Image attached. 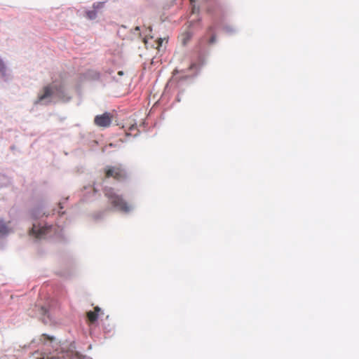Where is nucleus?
I'll return each instance as SVG.
<instances>
[{"label":"nucleus","mask_w":359,"mask_h":359,"mask_svg":"<svg viewBox=\"0 0 359 359\" xmlns=\"http://www.w3.org/2000/svg\"><path fill=\"white\" fill-rule=\"evenodd\" d=\"M104 192L114 208L123 212H128L132 209L131 205L121 196L116 194L112 188H107Z\"/></svg>","instance_id":"f257e3e1"},{"label":"nucleus","mask_w":359,"mask_h":359,"mask_svg":"<svg viewBox=\"0 0 359 359\" xmlns=\"http://www.w3.org/2000/svg\"><path fill=\"white\" fill-rule=\"evenodd\" d=\"M62 86L57 87L55 85H48L43 88L41 92L39 93L37 100L35 104L41 103L46 100L50 102V99L55 93H61Z\"/></svg>","instance_id":"f03ea898"},{"label":"nucleus","mask_w":359,"mask_h":359,"mask_svg":"<svg viewBox=\"0 0 359 359\" xmlns=\"http://www.w3.org/2000/svg\"><path fill=\"white\" fill-rule=\"evenodd\" d=\"M126 170L120 165L108 166L105 168V177H113L114 180L120 181L126 178Z\"/></svg>","instance_id":"7ed1b4c3"},{"label":"nucleus","mask_w":359,"mask_h":359,"mask_svg":"<svg viewBox=\"0 0 359 359\" xmlns=\"http://www.w3.org/2000/svg\"><path fill=\"white\" fill-rule=\"evenodd\" d=\"M111 121L112 115L109 112H105L103 114L96 116L94 123L99 127L107 128L111 125Z\"/></svg>","instance_id":"20e7f679"},{"label":"nucleus","mask_w":359,"mask_h":359,"mask_svg":"<svg viewBox=\"0 0 359 359\" xmlns=\"http://www.w3.org/2000/svg\"><path fill=\"white\" fill-rule=\"evenodd\" d=\"M100 313H101V309L99 306H95L94 308L93 311H90L87 312V313H86L87 318H88V320L90 321V323H95L97 320Z\"/></svg>","instance_id":"39448f33"},{"label":"nucleus","mask_w":359,"mask_h":359,"mask_svg":"<svg viewBox=\"0 0 359 359\" xmlns=\"http://www.w3.org/2000/svg\"><path fill=\"white\" fill-rule=\"evenodd\" d=\"M48 231L47 227H42L41 229H37L35 225H33V227L31 230V232L36 236L37 238H41L43 236H44Z\"/></svg>","instance_id":"423d86ee"},{"label":"nucleus","mask_w":359,"mask_h":359,"mask_svg":"<svg viewBox=\"0 0 359 359\" xmlns=\"http://www.w3.org/2000/svg\"><path fill=\"white\" fill-rule=\"evenodd\" d=\"M138 129L136 124H130L126 130L127 135L136 136L138 134Z\"/></svg>","instance_id":"0eeeda50"},{"label":"nucleus","mask_w":359,"mask_h":359,"mask_svg":"<svg viewBox=\"0 0 359 359\" xmlns=\"http://www.w3.org/2000/svg\"><path fill=\"white\" fill-rule=\"evenodd\" d=\"M9 232V229L7 224L2 220H0V234L5 235Z\"/></svg>","instance_id":"6e6552de"},{"label":"nucleus","mask_w":359,"mask_h":359,"mask_svg":"<svg viewBox=\"0 0 359 359\" xmlns=\"http://www.w3.org/2000/svg\"><path fill=\"white\" fill-rule=\"evenodd\" d=\"M86 15L89 20H94L97 18V11L95 9L88 11L86 12Z\"/></svg>","instance_id":"1a4fd4ad"},{"label":"nucleus","mask_w":359,"mask_h":359,"mask_svg":"<svg viewBox=\"0 0 359 359\" xmlns=\"http://www.w3.org/2000/svg\"><path fill=\"white\" fill-rule=\"evenodd\" d=\"M0 73L3 76L6 75V66L4 61L0 58Z\"/></svg>","instance_id":"9d476101"},{"label":"nucleus","mask_w":359,"mask_h":359,"mask_svg":"<svg viewBox=\"0 0 359 359\" xmlns=\"http://www.w3.org/2000/svg\"><path fill=\"white\" fill-rule=\"evenodd\" d=\"M40 340L42 341L43 342H46V341H53L54 340V337H50V336H48L46 334H43L41 336V338H40Z\"/></svg>","instance_id":"9b49d317"},{"label":"nucleus","mask_w":359,"mask_h":359,"mask_svg":"<svg viewBox=\"0 0 359 359\" xmlns=\"http://www.w3.org/2000/svg\"><path fill=\"white\" fill-rule=\"evenodd\" d=\"M104 3L103 2H97L93 4V9L95 11L97 9H100L103 7Z\"/></svg>","instance_id":"f8f14e48"},{"label":"nucleus","mask_w":359,"mask_h":359,"mask_svg":"<svg viewBox=\"0 0 359 359\" xmlns=\"http://www.w3.org/2000/svg\"><path fill=\"white\" fill-rule=\"evenodd\" d=\"M163 41V39H161V38H158L157 39V41H156V49H159L160 48V47L162 46Z\"/></svg>","instance_id":"ddd939ff"},{"label":"nucleus","mask_w":359,"mask_h":359,"mask_svg":"<svg viewBox=\"0 0 359 359\" xmlns=\"http://www.w3.org/2000/svg\"><path fill=\"white\" fill-rule=\"evenodd\" d=\"M216 41V36L215 34H212L210 38V40H209V43H215Z\"/></svg>","instance_id":"4468645a"},{"label":"nucleus","mask_w":359,"mask_h":359,"mask_svg":"<svg viewBox=\"0 0 359 359\" xmlns=\"http://www.w3.org/2000/svg\"><path fill=\"white\" fill-rule=\"evenodd\" d=\"M196 67V64L194 63H192L190 66H189V69H192Z\"/></svg>","instance_id":"2eb2a0df"},{"label":"nucleus","mask_w":359,"mask_h":359,"mask_svg":"<svg viewBox=\"0 0 359 359\" xmlns=\"http://www.w3.org/2000/svg\"><path fill=\"white\" fill-rule=\"evenodd\" d=\"M46 313V310L43 307H41V313L45 314Z\"/></svg>","instance_id":"dca6fc26"},{"label":"nucleus","mask_w":359,"mask_h":359,"mask_svg":"<svg viewBox=\"0 0 359 359\" xmlns=\"http://www.w3.org/2000/svg\"><path fill=\"white\" fill-rule=\"evenodd\" d=\"M41 359H58V358H55V357H50V358H48H48H41Z\"/></svg>","instance_id":"f3484780"},{"label":"nucleus","mask_w":359,"mask_h":359,"mask_svg":"<svg viewBox=\"0 0 359 359\" xmlns=\"http://www.w3.org/2000/svg\"><path fill=\"white\" fill-rule=\"evenodd\" d=\"M213 30V27H210L208 29L209 32H212Z\"/></svg>","instance_id":"a211bd4d"},{"label":"nucleus","mask_w":359,"mask_h":359,"mask_svg":"<svg viewBox=\"0 0 359 359\" xmlns=\"http://www.w3.org/2000/svg\"><path fill=\"white\" fill-rule=\"evenodd\" d=\"M118 75H123V72H122V71H120V72H118Z\"/></svg>","instance_id":"6ab92c4d"}]
</instances>
